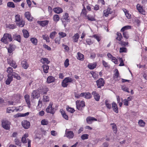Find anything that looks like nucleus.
Wrapping results in <instances>:
<instances>
[{"label":"nucleus","instance_id":"obj_51","mask_svg":"<svg viewBox=\"0 0 147 147\" xmlns=\"http://www.w3.org/2000/svg\"><path fill=\"white\" fill-rule=\"evenodd\" d=\"M139 125L141 127H144L145 124V123L142 120H140L138 121Z\"/></svg>","mask_w":147,"mask_h":147},{"label":"nucleus","instance_id":"obj_42","mask_svg":"<svg viewBox=\"0 0 147 147\" xmlns=\"http://www.w3.org/2000/svg\"><path fill=\"white\" fill-rule=\"evenodd\" d=\"M12 77H13L14 78L18 80H20L21 78L20 76L18 74L16 73L15 72H14L13 73V74L12 75Z\"/></svg>","mask_w":147,"mask_h":147},{"label":"nucleus","instance_id":"obj_15","mask_svg":"<svg viewBox=\"0 0 147 147\" xmlns=\"http://www.w3.org/2000/svg\"><path fill=\"white\" fill-rule=\"evenodd\" d=\"M30 96L28 94H26L24 96L26 102L29 108L30 107Z\"/></svg>","mask_w":147,"mask_h":147},{"label":"nucleus","instance_id":"obj_24","mask_svg":"<svg viewBox=\"0 0 147 147\" xmlns=\"http://www.w3.org/2000/svg\"><path fill=\"white\" fill-rule=\"evenodd\" d=\"M112 107L114 111L117 113H118L117 106L115 102H113L112 103Z\"/></svg>","mask_w":147,"mask_h":147},{"label":"nucleus","instance_id":"obj_20","mask_svg":"<svg viewBox=\"0 0 147 147\" xmlns=\"http://www.w3.org/2000/svg\"><path fill=\"white\" fill-rule=\"evenodd\" d=\"M49 22V21L47 20L43 21H38V23L42 27H44L47 25L48 24Z\"/></svg>","mask_w":147,"mask_h":147},{"label":"nucleus","instance_id":"obj_44","mask_svg":"<svg viewBox=\"0 0 147 147\" xmlns=\"http://www.w3.org/2000/svg\"><path fill=\"white\" fill-rule=\"evenodd\" d=\"M131 26H126L123 27L121 29V32H124L126 30L131 29Z\"/></svg>","mask_w":147,"mask_h":147},{"label":"nucleus","instance_id":"obj_31","mask_svg":"<svg viewBox=\"0 0 147 147\" xmlns=\"http://www.w3.org/2000/svg\"><path fill=\"white\" fill-rule=\"evenodd\" d=\"M22 67L25 69H27L29 67V65L26 61H23L22 62Z\"/></svg>","mask_w":147,"mask_h":147},{"label":"nucleus","instance_id":"obj_30","mask_svg":"<svg viewBox=\"0 0 147 147\" xmlns=\"http://www.w3.org/2000/svg\"><path fill=\"white\" fill-rule=\"evenodd\" d=\"M79 34L78 33L75 34L73 37V41L74 42H77L78 39L79 38Z\"/></svg>","mask_w":147,"mask_h":147},{"label":"nucleus","instance_id":"obj_55","mask_svg":"<svg viewBox=\"0 0 147 147\" xmlns=\"http://www.w3.org/2000/svg\"><path fill=\"white\" fill-rule=\"evenodd\" d=\"M49 100V97L47 96L44 95L43 96V102H48Z\"/></svg>","mask_w":147,"mask_h":147},{"label":"nucleus","instance_id":"obj_7","mask_svg":"<svg viewBox=\"0 0 147 147\" xmlns=\"http://www.w3.org/2000/svg\"><path fill=\"white\" fill-rule=\"evenodd\" d=\"M31 101L33 102L34 99L38 98L40 97V94L38 92V91L37 90H34L31 94Z\"/></svg>","mask_w":147,"mask_h":147},{"label":"nucleus","instance_id":"obj_25","mask_svg":"<svg viewBox=\"0 0 147 147\" xmlns=\"http://www.w3.org/2000/svg\"><path fill=\"white\" fill-rule=\"evenodd\" d=\"M53 11L56 13L59 14L63 12L62 9L60 7H56L53 9Z\"/></svg>","mask_w":147,"mask_h":147},{"label":"nucleus","instance_id":"obj_4","mask_svg":"<svg viewBox=\"0 0 147 147\" xmlns=\"http://www.w3.org/2000/svg\"><path fill=\"white\" fill-rule=\"evenodd\" d=\"M28 136V134H25L22 137L21 141L24 144L26 143L28 141V147H31V140L28 138H27Z\"/></svg>","mask_w":147,"mask_h":147},{"label":"nucleus","instance_id":"obj_6","mask_svg":"<svg viewBox=\"0 0 147 147\" xmlns=\"http://www.w3.org/2000/svg\"><path fill=\"white\" fill-rule=\"evenodd\" d=\"M53 105V103L52 102H50L49 105L46 109V111L47 113L53 115L55 113V110L54 108L52 107Z\"/></svg>","mask_w":147,"mask_h":147},{"label":"nucleus","instance_id":"obj_45","mask_svg":"<svg viewBox=\"0 0 147 147\" xmlns=\"http://www.w3.org/2000/svg\"><path fill=\"white\" fill-rule=\"evenodd\" d=\"M111 125H112V127L114 132L115 133H116L117 131V129L116 125L115 123L111 124Z\"/></svg>","mask_w":147,"mask_h":147},{"label":"nucleus","instance_id":"obj_54","mask_svg":"<svg viewBox=\"0 0 147 147\" xmlns=\"http://www.w3.org/2000/svg\"><path fill=\"white\" fill-rule=\"evenodd\" d=\"M123 37L126 39H128L129 37V34L127 32H123Z\"/></svg>","mask_w":147,"mask_h":147},{"label":"nucleus","instance_id":"obj_17","mask_svg":"<svg viewBox=\"0 0 147 147\" xmlns=\"http://www.w3.org/2000/svg\"><path fill=\"white\" fill-rule=\"evenodd\" d=\"M12 38L14 40H15L19 42H21V37L20 35L15 34L13 35Z\"/></svg>","mask_w":147,"mask_h":147},{"label":"nucleus","instance_id":"obj_63","mask_svg":"<svg viewBox=\"0 0 147 147\" xmlns=\"http://www.w3.org/2000/svg\"><path fill=\"white\" fill-rule=\"evenodd\" d=\"M119 44L121 45V46L125 47L128 44V42H126L124 41H121L119 43Z\"/></svg>","mask_w":147,"mask_h":147},{"label":"nucleus","instance_id":"obj_34","mask_svg":"<svg viewBox=\"0 0 147 147\" xmlns=\"http://www.w3.org/2000/svg\"><path fill=\"white\" fill-rule=\"evenodd\" d=\"M40 62L43 63H46V64H48L50 63V61H49L48 59L45 58L42 59Z\"/></svg>","mask_w":147,"mask_h":147},{"label":"nucleus","instance_id":"obj_19","mask_svg":"<svg viewBox=\"0 0 147 147\" xmlns=\"http://www.w3.org/2000/svg\"><path fill=\"white\" fill-rule=\"evenodd\" d=\"M7 78L5 81V83L7 85H9L11 82L13 80V77L10 75H7Z\"/></svg>","mask_w":147,"mask_h":147},{"label":"nucleus","instance_id":"obj_16","mask_svg":"<svg viewBox=\"0 0 147 147\" xmlns=\"http://www.w3.org/2000/svg\"><path fill=\"white\" fill-rule=\"evenodd\" d=\"M92 94L95 99L97 101L99 100L100 99V96L99 94L96 91H93L92 93Z\"/></svg>","mask_w":147,"mask_h":147},{"label":"nucleus","instance_id":"obj_21","mask_svg":"<svg viewBox=\"0 0 147 147\" xmlns=\"http://www.w3.org/2000/svg\"><path fill=\"white\" fill-rule=\"evenodd\" d=\"M55 79L54 77L52 76H48L47 79V82L49 84L55 82Z\"/></svg>","mask_w":147,"mask_h":147},{"label":"nucleus","instance_id":"obj_28","mask_svg":"<svg viewBox=\"0 0 147 147\" xmlns=\"http://www.w3.org/2000/svg\"><path fill=\"white\" fill-rule=\"evenodd\" d=\"M6 71L8 73L7 75H10V76H11L14 72H13V69L11 67H9L7 68Z\"/></svg>","mask_w":147,"mask_h":147},{"label":"nucleus","instance_id":"obj_37","mask_svg":"<svg viewBox=\"0 0 147 147\" xmlns=\"http://www.w3.org/2000/svg\"><path fill=\"white\" fill-rule=\"evenodd\" d=\"M96 64H90L88 65V67L89 68L91 69H93L96 68Z\"/></svg>","mask_w":147,"mask_h":147},{"label":"nucleus","instance_id":"obj_26","mask_svg":"<svg viewBox=\"0 0 147 147\" xmlns=\"http://www.w3.org/2000/svg\"><path fill=\"white\" fill-rule=\"evenodd\" d=\"M15 48V45L10 44L9 45V47L8 49V52L9 53H11L12 51L14 50Z\"/></svg>","mask_w":147,"mask_h":147},{"label":"nucleus","instance_id":"obj_38","mask_svg":"<svg viewBox=\"0 0 147 147\" xmlns=\"http://www.w3.org/2000/svg\"><path fill=\"white\" fill-rule=\"evenodd\" d=\"M59 16L57 14L55 15L53 17V19L54 21L57 22L59 20Z\"/></svg>","mask_w":147,"mask_h":147},{"label":"nucleus","instance_id":"obj_5","mask_svg":"<svg viewBox=\"0 0 147 147\" xmlns=\"http://www.w3.org/2000/svg\"><path fill=\"white\" fill-rule=\"evenodd\" d=\"M10 125V122L7 120L3 119L1 121L2 127L5 129H9Z\"/></svg>","mask_w":147,"mask_h":147},{"label":"nucleus","instance_id":"obj_48","mask_svg":"<svg viewBox=\"0 0 147 147\" xmlns=\"http://www.w3.org/2000/svg\"><path fill=\"white\" fill-rule=\"evenodd\" d=\"M7 5L9 7L14 8L15 7L14 3L12 2H8L7 3Z\"/></svg>","mask_w":147,"mask_h":147},{"label":"nucleus","instance_id":"obj_22","mask_svg":"<svg viewBox=\"0 0 147 147\" xmlns=\"http://www.w3.org/2000/svg\"><path fill=\"white\" fill-rule=\"evenodd\" d=\"M24 15L26 18L29 21H31L32 20L33 18L31 16L29 12L28 11L26 12L25 13Z\"/></svg>","mask_w":147,"mask_h":147},{"label":"nucleus","instance_id":"obj_62","mask_svg":"<svg viewBox=\"0 0 147 147\" xmlns=\"http://www.w3.org/2000/svg\"><path fill=\"white\" fill-rule=\"evenodd\" d=\"M61 38L60 37L56 38L55 40V42L56 43L59 44L60 43Z\"/></svg>","mask_w":147,"mask_h":147},{"label":"nucleus","instance_id":"obj_12","mask_svg":"<svg viewBox=\"0 0 147 147\" xmlns=\"http://www.w3.org/2000/svg\"><path fill=\"white\" fill-rule=\"evenodd\" d=\"M22 126L26 129H28L30 126V122L24 120L22 122Z\"/></svg>","mask_w":147,"mask_h":147},{"label":"nucleus","instance_id":"obj_43","mask_svg":"<svg viewBox=\"0 0 147 147\" xmlns=\"http://www.w3.org/2000/svg\"><path fill=\"white\" fill-rule=\"evenodd\" d=\"M92 77L95 79H97L98 78V75L96 72L92 71L90 72Z\"/></svg>","mask_w":147,"mask_h":147},{"label":"nucleus","instance_id":"obj_9","mask_svg":"<svg viewBox=\"0 0 147 147\" xmlns=\"http://www.w3.org/2000/svg\"><path fill=\"white\" fill-rule=\"evenodd\" d=\"M8 63L10 66L13 67L14 68L16 69L17 67V65L16 64L15 61H14L11 58H8L7 59Z\"/></svg>","mask_w":147,"mask_h":147},{"label":"nucleus","instance_id":"obj_53","mask_svg":"<svg viewBox=\"0 0 147 147\" xmlns=\"http://www.w3.org/2000/svg\"><path fill=\"white\" fill-rule=\"evenodd\" d=\"M14 142L15 144L18 146H20L21 145V143L20 142L19 140L17 138H16L14 140Z\"/></svg>","mask_w":147,"mask_h":147},{"label":"nucleus","instance_id":"obj_2","mask_svg":"<svg viewBox=\"0 0 147 147\" xmlns=\"http://www.w3.org/2000/svg\"><path fill=\"white\" fill-rule=\"evenodd\" d=\"M13 40L11 34L9 33L4 34L1 39V41L5 44H7L9 42H11Z\"/></svg>","mask_w":147,"mask_h":147},{"label":"nucleus","instance_id":"obj_18","mask_svg":"<svg viewBox=\"0 0 147 147\" xmlns=\"http://www.w3.org/2000/svg\"><path fill=\"white\" fill-rule=\"evenodd\" d=\"M87 123L89 124H91L93 121H96L97 119L95 118L91 117H87L86 119Z\"/></svg>","mask_w":147,"mask_h":147},{"label":"nucleus","instance_id":"obj_52","mask_svg":"<svg viewBox=\"0 0 147 147\" xmlns=\"http://www.w3.org/2000/svg\"><path fill=\"white\" fill-rule=\"evenodd\" d=\"M15 19L16 22V23L18 22H19L20 21V20H22V19H21L20 18V16L18 14L16 15Z\"/></svg>","mask_w":147,"mask_h":147},{"label":"nucleus","instance_id":"obj_13","mask_svg":"<svg viewBox=\"0 0 147 147\" xmlns=\"http://www.w3.org/2000/svg\"><path fill=\"white\" fill-rule=\"evenodd\" d=\"M65 136L69 139L72 138L74 136L73 132L71 131H65Z\"/></svg>","mask_w":147,"mask_h":147},{"label":"nucleus","instance_id":"obj_60","mask_svg":"<svg viewBox=\"0 0 147 147\" xmlns=\"http://www.w3.org/2000/svg\"><path fill=\"white\" fill-rule=\"evenodd\" d=\"M69 65V60L68 59H66L64 62L65 67L66 68L68 67Z\"/></svg>","mask_w":147,"mask_h":147},{"label":"nucleus","instance_id":"obj_56","mask_svg":"<svg viewBox=\"0 0 147 147\" xmlns=\"http://www.w3.org/2000/svg\"><path fill=\"white\" fill-rule=\"evenodd\" d=\"M48 124V121L45 119H43L41 121V124L42 125H47Z\"/></svg>","mask_w":147,"mask_h":147},{"label":"nucleus","instance_id":"obj_50","mask_svg":"<svg viewBox=\"0 0 147 147\" xmlns=\"http://www.w3.org/2000/svg\"><path fill=\"white\" fill-rule=\"evenodd\" d=\"M57 33V32L55 31L52 32L50 34L49 37L52 39H53Z\"/></svg>","mask_w":147,"mask_h":147},{"label":"nucleus","instance_id":"obj_35","mask_svg":"<svg viewBox=\"0 0 147 147\" xmlns=\"http://www.w3.org/2000/svg\"><path fill=\"white\" fill-rule=\"evenodd\" d=\"M42 67L43 68L44 72L47 73L48 72V70L49 69V66L47 65H43Z\"/></svg>","mask_w":147,"mask_h":147},{"label":"nucleus","instance_id":"obj_57","mask_svg":"<svg viewBox=\"0 0 147 147\" xmlns=\"http://www.w3.org/2000/svg\"><path fill=\"white\" fill-rule=\"evenodd\" d=\"M88 134H84L81 137L82 139L83 140L87 139L88 138Z\"/></svg>","mask_w":147,"mask_h":147},{"label":"nucleus","instance_id":"obj_8","mask_svg":"<svg viewBox=\"0 0 147 147\" xmlns=\"http://www.w3.org/2000/svg\"><path fill=\"white\" fill-rule=\"evenodd\" d=\"M77 108L79 110H81L82 107L85 106L84 102L82 100L80 101L79 100H77L76 102Z\"/></svg>","mask_w":147,"mask_h":147},{"label":"nucleus","instance_id":"obj_33","mask_svg":"<svg viewBox=\"0 0 147 147\" xmlns=\"http://www.w3.org/2000/svg\"><path fill=\"white\" fill-rule=\"evenodd\" d=\"M77 59L83 61L84 59V55L81 53H78Z\"/></svg>","mask_w":147,"mask_h":147},{"label":"nucleus","instance_id":"obj_14","mask_svg":"<svg viewBox=\"0 0 147 147\" xmlns=\"http://www.w3.org/2000/svg\"><path fill=\"white\" fill-rule=\"evenodd\" d=\"M137 9L138 11L141 14L145 15L146 14V12L142 8V7L139 4H138L136 5Z\"/></svg>","mask_w":147,"mask_h":147},{"label":"nucleus","instance_id":"obj_41","mask_svg":"<svg viewBox=\"0 0 147 147\" xmlns=\"http://www.w3.org/2000/svg\"><path fill=\"white\" fill-rule=\"evenodd\" d=\"M116 34L117 36V37L116 38V39L119 41H121L123 38L122 35L120 33L118 32Z\"/></svg>","mask_w":147,"mask_h":147},{"label":"nucleus","instance_id":"obj_47","mask_svg":"<svg viewBox=\"0 0 147 147\" xmlns=\"http://www.w3.org/2000/svg\"><path fill=\"white\" fill-rule=\"evenodd\" d=\"M42 38L44 40H46V42H50L49 38L48 35H43L42 36Z\"/></svg>","mask_w":147,"mask_h":147},{"label":"nucleus","instance_id":"obj_32","mask_svg":"<svg viewBox=\"0 0 147 147\" xmlns=\"http://www.w3.org/2000/svg\"><path fill=\"white\" fill-rule=\"evenodd\" d=\"M22 32L25 38H27L29 36V33L28 31L26 30H23Z\"/></svg>","mask_w":147,"mask_h":147},{"label":"nucleus","instance_id":"obj_29","mask_svg":"<svg viewBox=\"0 0 147 147\" xmlns=\"http://www.w3.org/2000/svg\"><path fill=\"white\" fill-rule=\"evenodd\" d=\"M20 95L19 94H14L13 97V100L16 102H18L20 98Z\"/></svg>","mask_w":147,"mask_h":147},{"label":"nucleus","instance_id":"obj_11","mask_svg":"<svg viewBox=\"0 0 147 147\" xmlns=\"http://www.w3.org/2000/svg\"><path fill=\"white\" fill-rule=\"evenodd\" d=\"M80 96L86 99H90L92 98V95L89 92H82L80 94Z\"/></svg>","mask_w":147,"mask_h":147},{"label":"nucleus","instance_id":"obj_39","mask_svg":"<svg viewBox=\"0 0 147 147\" xmlns=\"http://www.w3.org/2000/svg\"><path fill=\"white\" fill-rule=\"evenodd\" d=\"M30 41L33 44L35 45H36L37 43V40L35 38H32L30 39Z\"/></svg>","mask_w":147,"mask_h":147},{"label":"nucleus","instance_id":"obj_40","mask_svg":"<svg viewBox=\"0 0 147 147\" xmlns=\"http://www.w3.org/2000/svg\"><path fill=\"white\" fill-rule=\"evenodd\" d=\"M111 9H110V8H108L107 9V10L104 11V15L106 17H107L109 14L111 13V12H110Z\"/></svg>","mask_w":147,"mask_h":147},{"label":"nucleus","instance_id":"obj_64","mask_svg":"<svg viewBox=\"0 0 147 147\" xmlns=\"http://www.w3.org/2000/svg\"><path fill=\"white\" fill-rule=\"evenodd\" d=\"M105 105H106L107 107L109 109H110L111 108V104H109L108 102V100H106L105 101Z\"/></svg>","mask_w":147,"mask_h":147},{"label":"nucleus","instance_id":"obj_61","mask_svg":"<svg viewBox=\"0 0 147 147\" xmlns=\"http://www.w3.org/2000/svg\"><path fill=\"white\" fill-rule=\"evenodd\" d=\"M66 110L71 113H73L75 111L74 109L71 108L67 107L66 108Z\"/></svg>","mask_w":147,"mask_h":147},{"label":"nucleus","instance_id":"obj_3","mask_svg":"<svg viewBox=\"0 0 147 147\" xmlns=\"http://www.w3.org/2000/svg\"><path fill=\"white\" fill-rule=\"evenodd\" d=\"M73 81V79L70 77H66L64 79L61 83V86L64 88L67 87L68 85Z\"/></svg>","mask_w":147,"mask_h":147},{"label":"nucleus","instance_id":"obj_23","mask_svg":"<svg viewBox=\"0 0 147 147\" xmlns=\"http://www.w3.org/2000/svg\"><path fill=\"white\" fill-rule=\"evenodd\" d=\"M86 19L88 20L91 21H96V20L94 16L88 14L86 16Z\"/></svg>","mask_w":147,"mask_h":147},{"label":"nucleus","instance_id":"obj_36","mask_svg":"<svg viewBox=\"0 0 147 147\" xmlns=\"http://www.w3.org/2000/svg\"><path fill=\"white\" fill-rule=\"evenodd\" d=\"M17 25L18 26L20 27H23L25 24L24 21L22 20L20 21L19 22H18L16 23Z\"/></svg>","mask_w":147,"mask_h":147},{"label":"nucleus","instance_id":"obj_59","mask_svg":"<svg viewBox=\"0 0 147 147\" xmlns=\"http://www.w3.org/2000/svg\"><path fill=\"white\" fill-rule=\"evenodd\" d=\"M122 90L125 92H126L129 93L130 92L128 90V88L126 87L125 86H122L121 87Z\"/></svg>","mask_w":147,"mask_h":147},{"label":"nucleus","instance_id":"obj_46","mask_svg":"<svg viewBox=\"0 0 147 147\" xmlns=\"http://www.w3.org/2000/svg\"><path fill=\"white\" fill-rule=\"evenodd\" d=\"M83 8L82 10L81 14L85 16H86L87 13L86 10L83 5Z\"/></svg>","mask_w":147,"mask_h":147},{"label":"nucleus","instance_id":"obj_58","mask_svg":"<svg viewBox=\"0 0 147 147\" xmlns=\"http://www.w3.org/2000/svg\"><path fill=\"white\" fill-rule=\"evenodd\" d=\"M49 91V89L48 88H46L44 89L42 91L41 93L43 94H47V92Z\"/></svg>","mask_w":147,"mask_h":147},{"label":"nucleus","instance_id":"obj_10","mask_svg":"<svg viewBox=\"0 0 147 147\" xmlns=\"http://www.w3.org/2000/svg\"><path fill=\"white\" fill-rule=\"evenodd\" d=\"M97 85L98 88H100L103 86L105 84V82L103 79L100 78L96 81Z\"/></svg>","mask_w":147,"mask_h":147},{"label":"nucleus","instance_id":"obj_49","mask_svg":"<svg viewBox=\"0 0 147 147\" xmlns=\"http://www.w3.org/2000/svg\"><path fill=\"white\" fill-rule=\"evenodd\" d=\"M127 52V49L125 47H121L119 49V52L126 53Z\"/></svg>","mask_w":147,"mask_h":147},{"label":"nucleus","instance_id":"obj_1","mask_svg":"<svg viewBox=\"0 0 147 147\" xmlns=\"http://www.w3.org/2000/svg\"><path fill=\"white\" fill-rule=\"evenodd\" d=\"M60 20L65 27L70 20L69 14L67 13H63Z\"/></svg>","mask_w":147,"mask_h":147},{"label":"nucleus","instance_id":"obj_27","mask_svg":"<svg viewBox=\"0 0 147 147\" xmlns=\"http://www.w3.org/2000/svg\"><path fill=\"white\" fill-rule=\"evenodd\" d=\"M60 111L63 117L65 119L68 120V116L65 113V111L62 109H61Z\"/></svg>","mask_w":147,"mask_h":147}]
</instances>
